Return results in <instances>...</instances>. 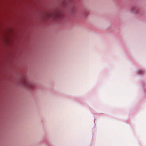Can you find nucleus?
<instances>
[{
    "label": "nucleus",
    "mask_w": 146,
    "mask_h": 146,
    "mask_svg": "<svg viewBox=\"0 0 146 146\" xmlns=\"http://www.w3.org/2000/svg\"><path fill=\"white\" fill-rule=\"evenodd\" d=\"M21 81L22 85L25 88L32 89L34 87V84L29 81L26 78L22 79Z\"/></svg>",
    "instance_id": "nucleus-1"
},
{
    "label": "nucleus",
    "mask_w": 146,
    "mask_h": 146,
    "mask_svg": "<svg viewBox=\"0 0 146 146\" xmlns=\"http://www.w3.org/2000/svg\"><path fill=\"white\" fill-rule=\"evenodd\" d=\"M139 72L140 74H142L143 72V71L142 70H140L139 71Z\"/></svg>",
    "instance_id": "nucleus-2"
}]
</instances>
